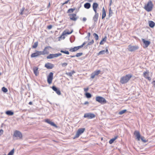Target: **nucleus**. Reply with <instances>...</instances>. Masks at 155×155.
<instances>
[{"label":"nucleus","instance_id":"1","mask_svg":"<svg viewBox=\"0 0 155 155\" xmlns=\"http://www.w3.org/2000/svg\"><path fill=\"white\" fill-rule=\"evenodd\" d=\"M132 77L131 74H129L121 77L120 82L122 84H124L127 83Z\"/></svg>","mask_w":155,"mask_h":155},{"label":"nucleus","instance_id":"2","mask_svg":"<svg viewBox=\"0 0 155 155\" xmlns=\"http://www.w3.org/2000/svg\"><path fill=\"white\" fill-rule=\"evenodd\" d=\"M153 7V5L151 1H149L145 5L144 8L148 12L152 11Z\"/></svg>","mask_w":155,"mask_h":155},{"label":"nucleus","instance_id":"3","mask_svg":"<svg viewBox=\"0 0 155 155\" xmlns=\"http://www.w3.org/2000/svg\"><path fill=\"white\" fill-rule=\"evenodd\" d=\"M96 101L101 104H104L107 103V101L104 97L101 96H97L96 97Z\"/></svg>","mask_w":155,"mask_h":155},{"label":"nucleus","instance_id":"4","mask_svg":"<svg viewBox=\"0 0 155 155\" xmlns=\"http://www.w3.org/2000/svg\"><path fill=\"white\" fill-rule=\"evenodd\" d=\"M13 137H16L17 139H21L22 138V135L20 131L16 130L14 132Z\"/></svg>","mask_w":155,"mask_h":155},{"label":"nucleus","instance_id":"5","mask_svg":"<svg viewBox=\"0 0 155 155\" xmlns=\"http://www.w3.org/2000/svg\"><path fill=\"white\" fill-rule=\"evenodd\" d=\"M85 130L84 128H81L78 129L74 137V139H75L79 137V136L82 134Z\"/></svg>","mask_w":155,"mask_h":155},{"label":"nucleus","instance_id":"6","mask_svg":"<svg viewBox=\"0 0 155 155\" xmlns=\"http://www.w3.org/2000/svg\"><path fill=\"white\" fill-rule=\"evenodd\" d=\"M49 48H52L50 46H48L45 47L43 51H41L42 55H44L48 54L49 53Z\"/></svg>","mask_w":155,"mask_h":155},{"label":"nucleus","instance_id":"7","mask_svg":"<svg viewBox=\"0 0 155 155\" xmlns=\"http://www.w3.org/2000/svg\"><path fill=\"white\" fill-rule=\"evenodd\" d=\"M139 48V47L137 45L132 46L129 45L128 46V50L131 52L135 51Z\"/></svg>","mask_w":155,"mask_h":155},{"label":"nucleus","instance_id":"8","mask_svg":"<svg viewBox=\"0 0 155 155\" xmlns=\"http://www.w3.org/2000/svg\"><path fill=\"white\" fill-rule=\"evenodd\" d=\"M53 73L52 72H50L47 77V82L48 83L50 84L51 83L53 79Z\"/></svg>","mask_w":155,"mask_h":155},{"label":"nucleus","instance_id":"9","mask_svg":"<svg viewBox=\"0 0 155 155\" xmlns=\"http://www.w3.org/2000/svg\"><path fill=\"white\" fill-rule=\"evenodd\" d=\"M95 117V115L91 113H86L84 114V118H86L88 119L94 118Z\"/></svg>","mask_w":155,"mask_h":155},{"label":"nucleus","instance_id":"10","mask_svg":"<svg viewBox=\"0 0 155 155\" xmlns=\"http://www.w3.org/2000/svg\"><path fill=\"white\" fill-rule=\"evenodd\" d=\"M68 15L70 20L74 21H76L78 18V17L75 14H70Z\"/></svg>","mask_w":155,"mask_h":155},{"label":"nucleus","instance_id":"11","mask_svg":"<svg viewBox=\"0 0 155 155\" xmlns=\"http://www.w3.org/2000/svg\"><path fill=\"white\" fill-rule=\"evenodd\" d=\"M35 51V53H33L31 54V58H33L37 57L42 55L41 51L36 50Z\"/></svg>","mask_w":155,"mask_h":155},{"label":"nucleus","instance_id":"12","mask_svg":"<svg viewBox=\"0 0 155 155\" xmlns=\"http://www.w3.org/2000/svg\"><path fill=\"white\" fill-rule=\"evenodd\" d=\"M142 41L143 42L144 45L143 46L144 48L147 47L150 44V42L148 41H147L144 39L142 38Z\"/></svg>","mask_w":155,"mask_h":155},{"label":"nucleus","instance_id":"13","mask_svg":"<svg viewBox=\"0 0 155 155\" xmlns=\"http://www.w3.org/2000/svg\"><path fill=\"white\" fill-rule=\"evenodd\" d=\"M45 67L48 69H51L54 67V65L50 63H48L46 64L45 66Z\"/></svg>","mask_w":155,"mask_h":155},{"label":"nucleus","instance_id":"14","mask_svg":"<svg viewBox=\"0 0 155 155\" xmlns=\"http://www.w3.org/2000/svg\"><path fill=\"white\" fill-rule=\"evenodd\" d=\"M52 90L55 91L56 93L58 95L61 94V92L60 90L56 86H53L52 87Z\"/></svg>","mask_w":155,"mask_h":155},{"label":"nucleus","instance_id":"15","mask_svg":"<svg viewBox=\"0 0 155 155\" xmlns=\"http://www.w3.org/2000/svg\"><path fill=\"white\" fill-rule=\"evenodd\" d=\"M98 5L97 3L94 2L93 3L92 8L95 13H96L97 12V8L98 7Z\"/></svg>","mask_w":155,"mask_h":155},{"label":"nucleus","instance_id":"16","mask_svg":"<svg viewBox=\"0 0 155 155\" xmlns=\"http://www.w3.org/2000/svg\"><path fill=\"white\" fill-rule=\"evenodd\" d=\"M45 122L57 128L58 127L57 125L56 124H55L54 122L50 121L49 119H46L45 120Z\"/></svg>","mask_w":155,"mask_h":155},{"label":"nucleus","instance_id":"17","mask_svg":"<svg viewBox=\"0 0 155 155\" xmlns=\"http://www.w3.org/2000/svg\"><path fill=\"white\" fill-rule=\"evenodd\" d=\"M57 53L55 54H50L47 57V58L48 59H51L55 58H57Z\"/></svg>","mask_w":155,"mask_h":155},{"label":"nucleus","instance_id":"18","mask_svg":"<svg viewBox=\"0 0 155 155\" xmlns=\"http://www.w3.org/2000/svg\"><path fill=\"white\" fill-rule=\"evenodd\" d=\"M134 134L137 137V139L138 140H140V133L137 131H135L134 133Z\"/></svg>","mask_w":155,"mask_h":155},{"label":"nucleus","instance_id":"19","mask_svg":"<svg viewBox=\"0 0 155 155\" xmlns=\"http://www.w3.org/2000/svg\"><path fill=\"white\" fill-rule=\"evenodd\" d=\"M33 70L34 74L36 76H37L39 74L38 68L36 67H34L33 68Z\"/></svg>","mask_w":155,"mask_h":155},{"label":"nucleus","instance_id":"20","mask_svg":"<svg viewBox=\"0 0 155 155\" xmlns=\"http://www.w3.org/2000/svg\"><path fill=\"white\" fill-rule=\"evenodd\" d=\"M95 13V14L93 17V20L94 21V23L97 22V21L99 15L98 13H97V12L96 13Z\"/></svg>","mask_w":155,"mask_h":155},{"label":"nucleus","instance_id":"21","mask_svg":"<svg viewBox=\"0 0 155 155\" xmlns=\"http://www.w3.org/2000/svg\"><path fill=\"white\" fill-rule=\"evenodd\" d=\"M73 32V30H72L71 32H69L66 31H64L62 33V35L60 37V38L62 37V36L66 35H69L71 34Z\"/></svg>","mask_w":155,"mask_h":155},{"label":"nucleus","instance_id":"22","mask_svg":"<svg viewBox=\"0 0 155 155\" xmlns=\"http://www.w3.org/2000/svg\"><path fill=\"white\" fill-rule=\"evenodd\" d=\"M106 16V12L104 9V8L103 7L102 10V19H103Z\"/></svg>","mask_w":155,"mask_h":155},{"label":"nucleus","instance_id":"23","mask_svg":"<svg viewBox=\"0 0 155 155\" xmlns=\"http://www.w3.org/2000/svg\"><path fill=\"white\" fill-rule=\"evenodd\" d=\"M149 26L151 28H153L155 25V23L151 21H149Z\"/></svg>","mask_w":155,"mask_h":155},{"label":"nucleus","instance_id":"24","mask_svg":"<svg viewBox=\"0 0 155 155\" xmlns=\"http://www.w3.org/2000/svg\"><path fill=\"white\" fill-rule=\"evenodd\" d=\"M84 7L86 9H89L91 6L90 3L88 2L85 3L84 5Z\"/></svg>","mask_w":155,"mask_h":155},{"label":"nucleus","instance_id":"25","mask_svg":"<svg viewBox=\"0 0 155 155\" xmlns=\"http://www.w3.org/2000/svg\"><path fill=\"white\" fill-rule=\"evenodd\" d=\"M5 114L7 115H8L9 116H12L14 114L13 112L11 110H7L5 112Z\"/></svg>","mask_w":155,"mask_h":155},{"label":"nucleus","instance_id":"26","mask_svg":"<svg viewBox=\"0 0 155 155\" xmlns=\"http://www.w3.org/2000/svg\"><path fill=\"white\" fill-rule=\"evenodd\" d=\"M78 50V48L77 46V47H75L73 48H71L69 51H70L71 52H74Z\"/></svg>","mask_w":155,"mask_h":155},{"label":"nucleus","instance_id":"27","mask_svg":"<svg viewBox=\"0 0 155 155\" xmlns=\"http://www.w3.org/2000/svg\"><path fill=\"white\" fill-rule=\"evenodd\" d=\"M117 136L115 137L114 138H113L111 139L109 141V143L110 144H111L117 138Z\"/></svg>","mask_w":155,"mask_h":155},{"label":"nucleus","instance_id":"28","mask_svg":"<svg viewBox=\"0 0 155 155\" xmlns=\"http://www.w3.org/2000/svg\"><path fill=\"white\" fill-rule=\"evenodd\" d=\"M85 96L88 98H90L92 97L91 94L89 93L86 92L85 94Z\"/></svg>","mask_w":155,"mask_h":155},{"label":"nucleus","instance_id":"29","mask_svg":"<svg viewBox=\"0 0 155 155\" xmlns=\"http://www.w3.org/2000/svg\"><path fill=\"white\" fill-rule=\"evenodd\" d=\"M75 10V8L69 9L68 10L67 13H72Z\"/></svg>","mask_w":155,"mask_h":155},{"label":"nucleus","instance_id":"30","mask_svg":"<svg viewBox=\"0 0 155 155\" xmlns=\"http://www.w3.org/2000/svg\"><path fill=\"white\" fill-rule=\"evenodd\" d=\"M38 45V41L34 43V45L32 46V48H36Z\"/></svg>","mask_w":155,"mask_h":155},{"label":"nucleus","instance_id":"31","mask_svg":"<svg viewBox=\"0 0 155 155\" xmlns=\"http://www.w3.org/2000/svg\"><path fill=\"white\" fill-rule=\"evenodd\" d=\"M149 72L148 71H145L143 73V76L145 78V77H148Z\"/></svg>","mask_w":155,"mask_h":155},{"label":"nucleus","instance_id":"32","mask_svg":"<svg viewBox=\"0 0 155 155\" xmlns=\"http://www.w3.org/2000/svg\"><path fill=\"white\" fill-rule=\"evenodd\" d=\"M93 36L95 38V39L96 40H98L99 38V37L98 35L95 33H94L93 34Z\"/></svg>","mask_w":155,"mask_h":155},{"label":"nucleus","instance_id":"33","mask_svg":"<svg viewBox=\"0 0 155 155\" xmlns=\"http://www.w3.org/2000/svg\"><path fill=\"white\" fill-rule=\"evenodd\" d=\"M126 111H127V110H125V109L122 110L120 111V112H119L118 114H119L122 115V114H124V113H125V112Z\"/></svg>","mask_w":155,"mask_h":155},{"label":"nucleus","instance_id":"34","mask_svg":"<svg viewBox=\"0 0 155 155\" xmlns=\"http://www.w3.org/2000/svg\"><path fill=\"white\" fill-rule=\"evenodd\" d=\"M101 71L100 70H97L94 71V73L95 76H97L101 72Z\"/></svg>","mask_w":155,"mask_h":155},{"label":"nucleus","instance_id":"35","mask_svg":"<svg viewBox=\"0 0 155 155\" xmlns=\"http://www.w3.org/2000/svg\"><path fill=\"white\" fill-rule=\"evenodd\" d=\"M14 152V149H13L8 153L7 155H13Z\"/></svg>","mask_w":155,"mask_h":155},{"label":"nucleus","instance_id":"36","mask_svg":"<svg viewBox=\"0 0 155 155\" xmlns=\"http://www.w3.org/2000/svg\"><path fill=\"white\" fill-rule=\"evenodd\" d=\"M2 90L4 93H6L8 91V89L7 88L5 87H3L2 88Z\"/></svg>","mask_w":155,"mask_h":155},{"label":"nucleus","instance_id":"37","mask_svg":"<svg viewBox=\"0 0 155 155\" xmlns=\"http://www.w3.org/2000/svg\"><path fill=\"white\" fill-rule=\"evenodd\" d=\"M94 43V41L93 40H92L90 42H89L86 45V46L87 47L88 45H91L93 44Z\"/></svg>","mask_w":155,"mask_h":155},{"label":"nucleus","instance_id":"38","mask_svg":"<svg viewBox=\"0 0 155 155\" xmlns=\"http://www.w3.org/2000/svg\"><path fill=\"white\" fill-rule=\"evenodd\" d=\"M105 53V50H102L100 51L98 53V55H100L101 54H104Z\"/></svg>","mask_w":155,"mask_h":155},{"label":"nucleus","instance_id":"39","mask_svg":"<svg viewBox=\"0 0 155 155\" xmlns=\"http://www.w3.org/2000/svg\"><path fill=\"white\" fill-rule=\"evenodd\" d=\"M60 52L61 53H64L67 54H69V52L68 51H64L63 50H61L60 51Z\"/></svg>","mask_w":155,"mask_h":155},{"label":"nucleus","instance_id":"40","mask_svg":"<svg viewBox=\"0 0 155 155\" xmlns=\"http://www.w3.org/2000/svg\"><path fill=\"white\" fill-rule=\"evenodd\" d=\"M83 54L82 53H77L75 55V56L77 57H79L81 56Z\"/></svg>","mask_w":155,"mask_h":155},{"label":"nucleus","instance_id":"41","mask_svg":"<svg viewBox=\"0 0 155 155\" xmlns=\"http://www.w3.org/2000/svg\"><path fill=\"white\" fill-rule=\"evenodd\" d=\"M140 139H141V140L144 143H146L147 142V141L145 139V138L143 137H140Z\"/></svg>","mask_w":155,"mask_h":155},{"label":"nucleus","instance_id":"42","mask_svg":"<svg viewBox=\"0 0 155 155\" xmlns=\"http://www.w3.org/2000/svg\"><path fill=\"white\" fill-rule=\"evenodd\" d=\"M113 14V12L112 11L111 9V8H110L109 9V16H112V14Z\"/></svg>","mask_w":155,"mask_h":155},{"label":"nucleus","instance_id":"43","mask_svg":"<svg viewBox=\"0 0 155 155\" xmlns=\"http://www.w3.org/2000/svg\"><path fill=\"white\" fill-rule=\"evenodd\" d=\"M66 74L70 77H71L73 74V73L71 72H68L66 73Z\"/></svg>","mask_w":155,"mask_h":155},{"label":"nucleus","instance_id":"44","mask_svg":"<svg viewBox=\"0 0 155 155\" xmlns=\"http://www.w3.org/2000/svg\"><path fill=\"white\" fill-rule=\"evenodd\" d=\"M95 75L94 74V72L92 73L91 74V78L92 79H93L94 78Z\"/></svg>","mask_w":155,"mask_h":155},{"label":"nucleus","instance_id":"45","mask_svg":"<svg viewBox=\"0 0 155 155\" xmlns=\"http://www.w3.org/2000/svg\"><path fill=\"white\" fill-rule=\"evenodd\" d=\"M68 65V63H63L61 64V65L63 67H65L67 66Z\"/></svg>","mask_w":155,"mask_h":155},{"label":"nucleus","instance_id":"46","mask_svg":"<svg viewBox=\"0 0 155 155\" xmlns=\"http://www.w3.org/2000/svg\"><path fill=\"white\" fill-rule=\"evenodd\" d=\"M25 10V8H23L21 9V13L20 14L21 15H22L23 14V12Z\"/></svg>","mask_w":155,"mask_h":155},{"label":"nucleus","instance_id":"47","mask_svg":"<svg viewBox=\"0 0 155 155\" xmlns=\"http://www.w3.org/2000/svg\"><path fill=\"white\" fill-rule=\"evenodd\" d=\"M52 28V25H49L47 26V28L48 29H51Z\"/></svg>","mask_w":155,"mask_h":155},{"label":"nucleus","instance_id":"48","mask_svg":"<svg viewBox=\"0 0 155 155\" xmlns=\"http://www.w3.org/2000/svg\"><path fill=\"white\" fill-rule=\"evenodd\" d=\"M107 37L106 36L104 38H103L102 40L103 41H106Z\"/></svg>","mask_w":155,"mask_h":155},{"label":"nucleus","instance_id":"49","mask_svg":"<svg viewBox=\"0 0 155 155\" xmlns=\"http://www.w3.org/2000/svg\"><path fill=\"white\" fill-rule=\"evenodd\" d=\"M145 78L147 79L150 81L151 80V78L149 77H145Z\"/></svg>","mask_w":155,"mask_h":155},{"label":"nucleus","instance_id":"50","mask_svg":"<svg viewBox=\"0 0 155 155\" xmlns=\"http://www.w3.org/2000/svg\"><path fill=\"white\" fill-rule=\"evenodd\" d=\"M3 130L2 129L0 130V135H1L3 134Z\"/></svg>","mask_w":155,"mask_h":155},{"label":"nucleus","instance_id":"51","mask_svg":"<svg viewBox=\"0 0 155 155\" xmlns=\"http://www.w3.org/2000/svg\"><path fill=\"white\" fill-rule=\"evenodd\" d=\"M70 1V0H68L66 2H65L64 3H63V5H64L67 4L68 2Z\"/></svg>","mask_w":155,"mask_h":155},{"label":"nucleus","instance_id":"52","mask_svg":"<svg viewBox=\"0 0 155 155\" xmlns=\"http://www.w3.org/2000/svg\"><path fill=\"white\" fill-rule=\"evenodd\" d=\"M90 35H91L90 33L89 32H88V33L87 36L86 38L88 37V39L89 40V38L90 36Z\"/></svg>","mask_w":155,"mask_h":155},{"label":"nucleus","instance_id":"53","mask_svg":"<svg viewBox=\"0 0 155 155\" xmlns=\"http://www.w3.org/2000/svg\"><path fill=\"white\" fill-rule=\"evenodd\" d=\"M88 88H84V91L85 92H87L88 90Z\"/></svg>","mask_w":155,"mask_h":155},{"label":"nucleus","instance_id":"54","mask_svg":"<svg viewBox=\"0 0 155 155\" xmlns=\"http://www.w3.org/2000/svg\"><path fill=\"white\" fill-rule=\"evenodd\" d=\"M87 20V18H86L84 17L82 19V21H85Z\"/></svg>","mask_w":155,"mask_h":155},{"label":"nucleus","instance_id":"55","mask_svg":"<svg viewBox=\"0 0 155 155\" xmlns=\"http://www.w3.org/2000/svg\"><path fill=\"white\" fill-rule=\"evenodd\" d=\"M83 47L82 46V45H81L80 46H77V47H78V50L81 48H82Z\"/></svg>","mask_w":155,"mask_h":155},{"label":"nucleus","instance_id":"56","mask_svg":"<svg viewBox=\"0 0 155 155\" xmlns=\"http://www.w3.org/2000/svg\"><path fill=\"white\" fill-rule=\"evenodd\" d=\"M57 57L60 56L61 55H62V54L61 53H57Z\"/></svg>","mask_w":155,"mask_h":155},{"label":"nucleus","instance_id":"57","mask_svg":"<svg viewBox=\"0 0 155 155\" xmlns=\"http://www.w3.org/2000/svg\"><path fill=\"white\" fill-rule=\"evenodd\" d=\"M89 104V102L88 101H85L84 103V105H86V104Z\"/></svg>","mask_w":155,"mask_h":155},{"label":"nucleus","instance_id":"58","mask_svg":"<svg viewBox=\"0 0 155 155\" xmlns=\"http://www.w3.org/2000/svg\"><path fill=\"white\" fill-rule=\"evenodd\" d=\"M152 84L154 87H155V81H154L152 82Z\"/></svg>","mask_w":155,"mask_h":155},{"label":"nucleus","instance_id":"59","mask_svg":"<svg viewBox=\"0 0 155 155\" xmlns=\"http://www.w3.org/2000/svg\"><path fill=\"white\" fill-rule=\"evenodd\" d=\"M103 41L102 40H101L100 43V44L101 45L103 44Z\"/></svg>","mask_w":155,"mask_h":155},{"label":"nucleus","instance_id":"60","mask_svg":"<svg viewBox=\"0 0 155 155\" xmlns=\"http://www.w3.org/2000/svg\"><path fill=\"white\" fill-rule=\"evenodd\" d=\"M86 42H84L81 45H82L83 47L86 44Z\"/></svg>","mask_w":155,"mask_h":155},{"label":"nucleus","instance_id":"61","mask_svg":"<svg viewBox=\"0 0 155 155\" xmlns=\"http://www.w3.org/2000/svg\"><path fill=\"white\" fill-rule=\"evenodd\" d=\"M105 51V53H107V54L108 53V50L106 48Z\"/></svg>","mask_w":155,"mask_h":155},{"label":"nucleus","instance_id":"62","mask_svg":"<svg viewBox=\"0 0 155 155\" xmlns=\"http://www.w3.org/2000/svg\"><path fill=\"white\" fill-rule=\"evenodd\" d=\"M29 104L30 105H32V102L30 101L29 103Z\"/></svg>","mask_w":155,"mask_h":155},{"label":"nucleus","instance_id":"63","mask_svg":"<svg viewBox=\"0 0 155 155\" xmlns=\"http://www.w3.org/2000/svg\"><path fill=\"white\" fill-rule=\"evenodd\" d=\"M76 57L75 55H71V56H70V57L71 58H74V57Z\"/></svg>","mask_w":155,"mask_h":155},{"label":"nucleus","instance_id":"64","mask_svg":"<svg viewBox=\"0 0 155 155\" xmlns=\"http://www.w3.org/2000/svg\"><path fill=\"white\" fill-rule=\"evenodd\" d=\"M50 5V3L49 2V3H48V6H47V7L48 8H49V7Z\"/></svg>","mask_w":155,"mask_h":155}]
</instances>
